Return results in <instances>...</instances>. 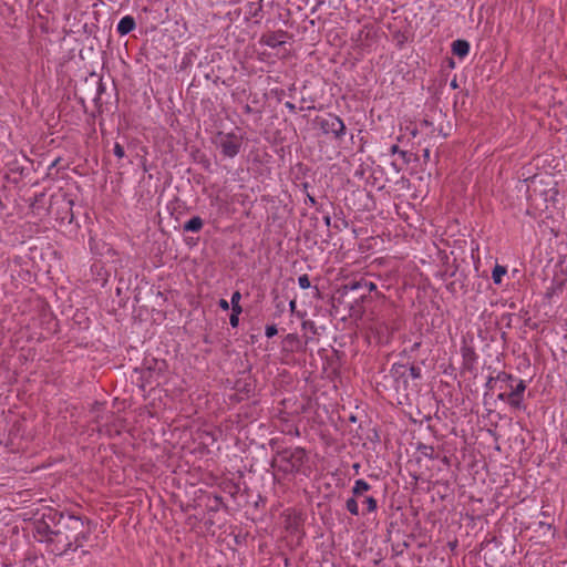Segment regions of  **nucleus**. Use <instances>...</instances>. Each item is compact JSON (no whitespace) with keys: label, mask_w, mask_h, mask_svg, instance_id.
<instances>
[{"label":"nucleus","mask_w":567,"mask_h":567,"mask_svg":"<svg viewBox=\"0 0 567 567\" xmlns=\"http://www.w3.org/2000/svg\"><path fill=\"white\" fill-rule=\"evenodd\" d=\"M58 524L54 529L53 547L51 551L58 556H65L70 551L82 548L90 539L93 527L91 519L69 512H59Z\"/></svg>","instance_id":"obj_1"},{"label":"nucleus","mask_w":567,"mask_h":567,"mask_svg":"<svg viewBox=\"0 0 567 567\" xmlns=\"http://www.w3.org/2000/svg\"><path fill=\"white\" fill-rule=\"evenodd\" d=\"M309 456L303 447H285L277 450L270 466L281 473L284 477L288 475H308L310 467L308 466Z\"/></svg>","instance_id":"obj_2"},{"label":"nucleus","mask_w":567,"mask_h":567,"mask_svg":"<svg viewBox=\"0 0 567 567\" xmlns=\"http://www.w3.org/2000/svg\"><path fill=\"white\" fill-rule=\"evenodd\" d=\"M501 392L497 399L508 404L512 410H526L524 404V393L526 391V382L506 371H499L496 375Z\"/></svg>","instance_id":"obj_3"},{"label":"nucleus","mask_w":567,"mask_h":567,"mask_svg":"<svg viewBox=\"0 0 567 567\" xmlns=\"http://www.w3.org/2000/svg\"><path fill=\"white\" fill-rule=\"evenodd\" d=\"M370 301L369 298L357 287V280L342 285L333 297L337 302L348 308L349 316L354 319H361L365 312L364 303Z\"/></svg>","instance_id":"obj_4"},{"label":"nucleus","mask_w":567,"mask_h":567,"mask_svg":"<svg viewBox=\"0 0 567 567\" xmlns=\"http://www.w3.org/2000/svg\"><path fill=\"white\" fill-rule=\"evenodd\" d=\"M58 509L48 508L39 519L33 523V536L40 543H45L51 548L53 547V533L58 524Z\"/></svg>","instance_id":"obj_5"},{"label":"nucleus","mask_w":567,"mask_h":567,"mask_svg":"<svg viewBox=\"0 0 567 567\" xmlns=\"http://www.w3.org/2000/svg\"><path fill=\"white\" fill-rule=\"evenodd\" d=\"M313 126L319 128L322 134L332 136L336 141H342L347 133L344 122L334 113L316 116Z\"/></svg>","instance_id":"obj_6"},{"label":"nucleus","mask_w":567,"mask_h":567,"mask_svg":"<svg viewBox=\"0 0 567 567\" xmlns=\"http://www.w3.org/2000/svg\"><path fill=\"white\" fill-rule=\"evenodd\" d=\"M244 137L234 132H217L215 144L219 147L224 157L234 158L240 153Z\"/></svg>","instance_id":"obj_7"},{"label":"nucleus","mask_w":567,"mask_h":567,"mask_svg":"<svg viewBox=\"0 0 567 567\" xmlns=\"http://www.w3.org/2000/svg\"><path fill=\"white\" fill-rule=\"evenodd\" d=\"M73 205V199L66 193L53 194L50 197L49 212L53 213L56 206V218L61 220L69 219V223H71L74 218Z\"/></svg>","instance_id":"obj_8"},{"label":"nucleus","mask_w":567,"mask_h":567,"mask_svg":"<svg viewBox=\"0 0 567 567\" xmlns=\"http://www.w3.org/2000/svg\"><path fill=\"white\" fill-rule=\"evenodd\" d=\"M461 355H462V373L467 372L470 374L475 375L477 372V360L478 354L475 351V348L463 340L461 346Z\"/></svg>","instance_id":"obj_9"},{"label":"nucleus","mask_w":567,"mask_h":567,"mask_svg":"<svg viewBox=\"0 0 567 567\" xmlns=\"http://www.w3.org/2000/svg\"><path fill=\"white\" fill-rule=\"evenodd\" d=\"M390 375L394 381V385L396 391L403 390L408 391L409 389V377H408V365L402 363H393L390 369Z\"/></svg>","instance_id":"obj_10"},{"label":"nucleus","mask_w":567,"mask_h":567,"mask_svg":"<svg viewBox=\"0 0 567 567\" xmlns=\"http://www.w3.org/2000/svg\"><path fill=\"white\" fill-rule=\"evenodd\" d=\"M441 270L440 277L445 280L446 278H453L458 274V264L456 258L451 261L450 256L445 251L440 252Z\"/></svg>","instance_id":"obj_11"},{"label":"nucleus","mask_w":567,"mask_h":567,"mask_svg":"<svg viewBox=\"0 0 567 567\" xmlns=\"http://www.w3.org/2000/svg\"><path fill=\"white\" fill-rule=\"evenodd\" d=\"M287 35L288 32L284 30L270 31L261 35L260 43L275 49L285 43Z\"/></svg>","instance_id":"obj_12"},{"label":"nucleus","mask_w":567,"mask_h":567,"mask_svg":"<svg viewBox=\"0 0 567 567\" xmlns=\"http://www.w3.org/2000/svg\"><path fill=\"white\" fill-rule=\"evenodd\" d=\"M467 279H468V277L464 272V270L458 269V274L455 276V279L446 286V289L450 292H452L453 295L456 293L457 291L466 292L467 291Z\"/></svg>","instance_id":"obj_13"},{"label":"nucleus","mask_w":567,"mask_h":567,"mask_svg":"<svg viewBox=\"0 0 567 567\" xmlns=\"http://www.w3.org/2000/svg\"><path fill=\"white\" fill-rule=\"evenodd\" d=\"M303 349L302 342L297 333H288L282 340V350L287 352H299Z\"/></svg>","instance_id":"obj_14"},{"label":"nucleus","mask_w":567,"mask_h":567,"mask_svg":"<svg viewBox=\"0 0 567 567\" xmlns=\"http://www.w3.org/2000/svg\"><path fill=\"white\" fill-rule=\"evenodd\" d=\"M135 28H136V21H135L134 17L125 16L118 21V23L116 25V31L120 35H126V34L131 33L132 31H134Z\"/></svg>","instance_id":"obj_15"},{"label":"nucleus","mask_w":567,"mask_h":567,"mask_svg":"<svg viewBox=\"0 0 567 567\" xmlns=\"http://www.w3.org/2000/svg\"><path fill=\"white\" fill-rule=\"evenodd\" d=\"M470 43L466 40L457 39L452 42V53L460 59H464L470 53Z\"/></svg>","instance_id":"obj_16"},{"label":"nucleus","mask_w":567,"mask_h":567,"mask_svg":"<svg viewBox=\"0 0 567 567\" xmlns=\"http://www.w3.org/2000/svg\"><path fill=\"white\" fill-rule=\"evenodd\" d=\"M204 220L199 216H193L184 223L183 231L185 233H199L203 229Z\"/></svg>","instance_id":"obj_17"},{"label":"nucleus","mask_w":567,"mask_h":567,"mask_svg":"<svg viewBox=\"0 0 567 567\" xmlns=\"http://www.w3.org/2000/svg\"><path fill=\"white\" fill-rule=\"evenodd\" d=\"M372 486L368 482H365L362 478H359L354 482L351 492L354 497H361L364 495L365 492H369Z\"/></svg>","instance_id":"obj_18"},{"label":"nucleus","mask_w":567,"mask_h":567,"mask_svg":"<svg viewBox=\"0 0 567 567\" xmlns=\"http://www.w3.org/2000/svg\"><path fill=\"white\" fill-rule=\"evenodd\" d=\"M221 507L227 508L220 495H214L206 505L208 513H217Z\"/></svg>","instance_id":"obj_19"},{"label":"nucleus","mask_w":567,"mask_h":567,"mask_svg":"<svg viewBox=\"0 0 567 567\" xmlns=\"http://www.w3.org/2000/svg\"><path fill=\"white\" fill-rule=\"evenodd\" d=\"M190 155L196 163L200 164L205 169H209L210 161L204 152L199 148H195L192 151Z\"/></svg>","instance_id":"obj_20"},{"label":"nucleus","mask_w":567,"mask_h":567,"mask_svg":"<svg viewBox=\"0 0 567 567\" xmlns=\"http://www.w3.org/2000/svg\"><path fill=\"white\" fill-rule=\"evenodd\" d=\"M506 274H507V268L505 266L496 264L492 270L493 282L497 286H501L503 282V278Z\"/></svg>","instance_id":"obj_21"},{"label":"nucleus","mask_w":567,"mask_h":567,"mask_svg":"<svg viewBox=\"0 0 567 567\" xmlns=\"http://www.w3.org/2000/svg\"><path fill=\"white\" fill-rule=\"evenodd\" d=\"M357 287L363 291V293L371 300V292L377 290V285L372 281H368L365 279L357 280Z\"/></svg>","instance_id":"obj_22"},{"label":"nucleus","mask_w":567,"mask_h":567,"mask_svg":"<svg viewBox=\"0 0 567 567\" xmlns=\"http://www.w3.org/2000/svg\"><path fill=\"white\" fill-rule=\"evenodd\" d=\"M417 451L424 456V457H427L430 460H437L440 458V455L439 453L435 452L434 447L432 445H425V444H421L419 447H417Z\"/></svg>","instance_id":"obj_23"},{"label":"nucleus","mask_w":567,"mask_h":567,"mask_svg":"<svg viewBox=\"0 0 567 567\" xmlns=\"http://www.w3.org/2000/svg\"><path fill=\"white\" fill-rule=\"evenodd\" d=\"M363 504L367 507L365 511L362 512V515L373 513L378 509V501L373 496H365L363 499Z\"/></svg>","instance_id":"obj_24"},{"label":"nucleus","mask_w":567,"mask_h":567,"mask_svg":"<svg viewBox=\"0 0 567 567\" xmlns=\"http://www.w3.org/2000/svg\"><path fill=\"white\" fill-rule=\"evenodd\" d=\"M357 498L358 497H354L352 495V497L348 498L347 502H346V508L347 511L353 515V516H358L360 514V511H359V505H358V502H357Z\"/></svg>","instance_id":"obj_25"},{"label":"nucleus","mask_w":567,"mask_h":567,"mask_svg":"<svg viewBox=\"0 0 567 567\" xmlns=\"http://www.w3.org/2000/svg\"><path fill=\"white\" fill-rule=\"evenodd\" d=\"M563 291V282H551V285L546 289L545 297L547 299H551L555 295H558Z\"/></svg>","instance_id":"obj_26"},{"label":"nucleus","mask_w":567,"mask_h":567,"mask_svg":"<svg viewBox=\"0 0 567 567\" xmlns=\"http://www.w3.org/2000/svg\"><path fill=\"white\" fill-rule=\"evenodd\" d=\"M408 377L412 378L413 380L421 379V369L414 364L408 367Z\"/></svg>","instance_id":"obj_27"},{"label":"nucleus","mask_w":567,"mask_h":567,"mask_svg":"<svg viewBox=\"0 0 567 567\" xmlns=\"http://www.w3.org/2000/svg\"><path fill=\"white\" fill-rule=\"evenodd\" d=\"M261 8H262L261 0H259L257 2H249L248 3L249 13L252 17H256L258 14V12L261 10Z\"/></svg>","instance_id":"obj_28"},{"label":"nucleus","mask_w":567,"mask_h":567,"mask_svg":"<svg viewBox=\"0 0 567 567\" xmlns=\"http://www.w3.org/2000/svg\"><path fill=\"white\" fill-rule=\"evenodd\" d=\"M275 308H276V311H275V315L274 317H280L285 310H286V305L284 301H278V297L275 298Z\"/></svg>","instance_id":"obj_29"},{"label":"nucleus","mask_w":567,"mask_h":567,"mask_svg":"<svg viewBox=\"0 0 567 567\" xmlns=\"http://www.w3.org/2000/svg\"><path fill=\"white\" fill-rule=\"evenodd\" d=\"M298 284H299V287L301 289H308L310 288L311 286V282H310V278L308 275H301L299 278H298Z\"/></svg>","instance_id":"obj_30"},{"label":"nucleus","mask_w":567,"mask_h":567,"mask_svg":"<svg viewBox=\"0 0 567 567\" xmlns=\"http://www.w3.org/2000/svg\"><path fill=\"white\" fill-rule=\"evenodd\" d=\"M278 333L276 324H267L265 328V334L268 339L275 337Z\"/></svg>","instance_id":"obj_31"},{"label":"nucleus","mask_w":567,"mask_h":567,"mask_svg":"<svg viewBox=\"0 0 567 567\" xmlns=\"http://www.w3.org/2000/svg\"><path fill=\"white\" fill-rule=\"evenodd\" d=\"M113 153L117 158H123L125 156L124 147L120 143L114 144Z\"/></svg>","instance_id":"obj_32"},{"label":"nucleus","mask_w":567,"mask_h":567,"mask_svg":"<svg viewBox=\"0 0 567 567\" xmlns=\"http://www.w3.org/2000/svg\"><path fill=\"white\" fill-rule=\"evenodd\" d=\"M496 384H498L496 377H488L485 383V388L486 390L491 391L496 386Z\"/></svg>","instance_id":"obj_33"},{"label":"nucleus","mask_w":567,"mask_h":567,"mask_svg":"<svg viewBox=\"0 0 567 567\" xmlns=\"http://www.w3.org/2000/svg\"><path fill=\"white\" fill-rule=\"evenodd\" d=\"M240 299H241V293L238 290H236L231 295L230 303L231 305H240L239 303Z\"/></svg>","instance_id":"obj_34"},{"label":"nucleus","mask_w":567,"mask_h":567,"mask_svg":"<svg viewBox=\"0 0 567 567\" xmlns=\"http://www.w3.org/2000/svg\"><path fill=\"white\" fill-rule=\"evenodd\" d=\"M124 285H125V280H124V278H123V277H121V278L118 279V286L116 287V290H115L117 296H121V295H122V291H123ZM125 289H128V286H127V285L125 286Z\"/></svg>","instance_id":"obj_35"},{"label":"nucleus","mask_w":567,"mask_h":567,"mask_svg":"<svg viewBox=\"0 0 567 567\" xmlns=\"http://www.w3.org/2000/svg\"><path fill=\"white\" fill-rule=\"evenodd\" d=\"M305 204L306 205H310V206H317L318 202H317V199L312 195L307 193V196H306V199H305Z\"/></svg>","instance_id":"obj_36"},{"label":"nucleus","mask_w":567,"mask_h":567,"mask_svg":"<svg viewBox=\"0 0 567 567\" xmlns=\"http://www.w3.org/2000/svg\"><path fill=\"white\" fill-rule=\"evenodd\" d=\"M229 323L233 328H237L239 326V316L230 313Z\"/></svg>","instance_id":"obj_37"},{"label":"nucleus","mask_w":567,"mask_h":567,"mask_svg":"<svg viewBox=\"0 0 567 567\" xmlns=\"http://www.w3.org/2000/svg\"><path fill=\"white\" fill-rule=\"evenodd\" d=\"M218 306L221 310L228 311L229 310V302L226 299H219Z\"/></svg>","instance_id":"obj_38"},{"label":"nucleus","mask_w":567,"mask_h":567,"mask_svg":"<svg viewBox=\"0 0 567 567\" xmlns=\"http://www.w3.org/2000/svg\"><path fill=\"white\" fill-rule=\"evenodd\" d=\"M512 318H513V315L512 313H504L502 316V320L503 321H506V327L507 328H511L512 327Z\"/></svg>","instance_id":"obj_39"},{"label":"nucleus","mask_w":567,"mask_h":567,"mask_svg":"<svg viewBox=\"0 0 567 567\" xmlns=\"http://www.w3.org/2000/svg\"><path fill=\"white\" fill-rule=\"evenodd\" d=\"M368 439L372 442H379L380 441V436H379V433L375 429L372 430V434L368 436Z\"/></svg>","instance_id":"obj_40"},{"label":"nucleus","mask_w":567,"mask_h":567,"mask_svg":"<svg viewBox=\"0 0 567 567\" xmlns=\"http://www.w3.org/2000/svg\"><path fill=\"white\" fill-rule=\"evenodd\" d=\"M93 101H94V104H95V106H96V109H97V112H99V113H102V101H101V96L96 95V96L94 97V100H93Z\"/></svg>","instance_id":"obj_41"},{"label":"nucleus","mask_w":567,"mask_h":567,"mask_svg":"<svg viewBox=\"0 0 567 567\" xmlns=\"http://www.w3.org/2000/svg\"><path fill=\"white\" fill-rule=\"evenodd\" d=\"M243 312V307L240 305H231V313L240 315Z\"/></svg>","instance_id":"obj_42"},{"label":"nucleus","mask_w":567,"mask_h":567,"mask_svg":"<svg viewBox=\"0 0 567 567\" xmlns=\"http://www.w3.org/2000/svg\"><path fill=\"white\" fill-rule=\"evenodd\" d=\"M278 99V101H281L282 96L285 95V90L282 89H276L272 91Z\"/></svg>","instance_id":"obj_43"},{"label":"nucleus","mask_w":567,"mask_h":567,"mask_svg":"<svg viewBox=\"0 0 567 567\" xmlns=\"http://www.w3.org/2000/svg\"><path fill=\"white\" fill-rule=\"evenodd\" d=\"M323 221H324V225H326L327 228L331 227V217H330L329 213H326L323 215Z\"/></svg>","instance_id":"obj_44"},{"label":"nucleus","mask_w":567,"mask_h":567,"mask_svg":"<svg viewBox=\"0 0 567 567\" xmlns=\"http://www.w3.org/2000/svg\"><path fill=\"white\" fill-rule=\"evenodd\" d=\"M285 106L289 110L290 113H296L297 107L292 102H286Z\"/></svg>","instance_id":"obj_45"},{"label":"nucleus","mask_w":567,"mask_h":567,"mask_svg":"<svg viewBox=\"0 0 567 567\" xmlns=\"http://www.w3.org/2000/svg\"><path fill=\"white\" fill-rule=\"evenodd\" d=\"M105 92V86L102 82H99L96 95L102 96V94Z\"/></svg>","instance_id":"obj_46"},{"label":"nucleus","mask_w":567,"mask_h":567,"mask_svg":"<svg viewBox=\"0 0 567 567\" xmlns=\"http://www.w3.org/2000/svg\"><path fill=\"white\" fill-rule=\"evenodd\" d=\"M399 152H401V150H400V147H399L396 144H394V145H392V146L390 147V153H391L392 155H394V154H399Z\"/></svg>","instance_id":"obj_47"},{"label":"nucleus","mask_w":567,"mask_h":567,"mask_svg":"<svg viewBox=\"0 0 567 567\" xmlns=\"http://www.w3.org/2000/svg\"><path fill=\"white\" fill-rule=\"evenodd\" d=\"M243 110H244V113H245V114H250V113H252V112H254V109H252L249 104H246V105L243 107Z\"/></svg>","instance_id":"obj_48"},{"label":"nucleus","mask_w":567,"mask_h":567,"mask_svg":"<svg viewBox=\"0 0 567 567\" xmlns=\"http://www.w3.org/2000/svg\"><path fill=\"white\" fill-rule=\"evenodd\" d=\"M441 462L446 466L451 465V458L449 456L444 455L443 457H441Z\"/></svg>","instance_id":"obj_49"},{"label":"nucleus","mask_w":567,"mask_h":567,"mask_svg":"<svg viewBox=\"0 0 567 567\" xmlns=\"http://www.w3.org/2000/svg\"><path fill=\"white\" fill-rule=\"evenodd\" d=\"M142 168L144 172L150 171V166L147 165V161L145 158L142 161Z\"/></svg>","instance_id":"obj_50"},{"label":"nucleus","mask_w":567,"mask_h":567,"mask_svg":"<svg viewBox=\"0 0 567 567\" xmlns=\"http://www.w3.org/2000/svg\"><path fill=\"white\" fill-rule=\"evenodd\" d=\"M44 193L37 194L34 197V202H41L44 198Z\"/></svg>","instance_id":"obj_51"},{"label":"nucleus","mask_w":567,"mask_h":567,"mask_svg":"<svg viewBox=\"0 0 567 567\" xmlns=\"http://www.w3.org/2000/svg\"><path fill=\"white\" fill-rule=\"evenodd\" d=\"M315 207H316V209H317V212H318V213H321V214H323V215L326 214V212H324V209H323L322 204H319V203H318V205H317V206H315Z\"/></svg>","instance_id":"obj_52"},{"label":"nucleus","mask_w":567,"mask_h":567,"mask_svg":"<svg viewBox=\"0 0 567 567\" xmlns=\"http://www.w3.org/2000/svg\"><path fill=\"white\" fill-rule=\"evenodd\" d=\"M309 186H310V185H309V183H308V182H305V183H302V184H301V188H302V190H303L306 194H307V193H309V192H308Z\"/></svg>","instance_id":"obj_53"},{"label":"nucleus","mask_w":567,"mask_h":567,"mask_svg":"<svg viewBox=\"0 0 567 567\" xmlns=\"http://www.w3.org/2000/svg\"><path fill=\"white\" fill-rule=\"evenodd\" d=\"M430 154H431V153H430V150H429V148H425V150L423 151V157H424L425 159H430Z\"/></svg>","instance_id":"obj_54"},{"label":"nucleus","mask_w":567,"mask_h":567,"mask_svg":"<svg viewBox=\"0 0 567 567\" xmlns=\"http://www.w3.org/2000/svg\"><path fill=\"white\" fill-rule=\"evenodd\" d=\"M289 307H290V310H291V311H295V309H296V300H291V301L289 302Z\"/></svg>","instance_id":"obj_55"},{"label":"nucleus","mask_w":567,"mask_h":567,"mask_svg":"<svg viewBox=\"0 0 567 567\" xmlns=\"http://www.w3.org/2000/svg\"><path fill=\"white\" fill-rule=\"evenodd\" d=\"M399 155H400L404 161H406L408 152H405V151H402V150H401V152H399Z\"/></svg>","instance_id":"obj_56"},{"label":"nucleus","mask_w":567,"mask_h":567,"mask_svg":"<svg viewBox=\"0 0 567 567\" xmlns=\"http://www.w3.org/2000/svg\"><path fill=\"white\" fill-rule=\"evenodd\" d=\"M59 161H60V158L54 159V161L50 164L49 168L51 169V168L55 167V166L58 165Z\"/></svg>","instance_id":"obj_57"},{"label":"nucleus","mask_w":567,"mask_h":567,"mask_svg":"<svg viewBox=\"0 0 567 567\" xmlns=\"http://www.w3.org/2000/svg\"><path fill=\"white\" fill-rule=\"evenodd\" d=\"M450 85H451L452 89H456L458 86L457 82H456V79L452 80Z\"/></svg>","instance_id":"obj_58"},{"label":"nucleus","mask_w":567,"mask_h":567,"mask_svg":"<svg viewBox=\"0 0 567 567\" xmlns=\"http://www.w3.org/2000/svg\"><path fill=\"white\" fill-rule=\"evenodd\" d=\"M449 66L450 68H454L455 66V63H454V60L453 59H449Z\"/></svg>","instance_id":"obj_59"},{"label":"nucleus","mask_w":567,"mask_h":567,"mask_svg":"<svg viewBox=\"0 0 567 567\" xmlns=\"http://www.w3.org/2000/svg\"><path fill=\"white\" fill-rule=\"evenodd\" d=\"M186 243H187L188 245H190L192 243H193V244H195V241H193V238H186Z\"/></svg>","instance_id":"obj_60"},{"label":"nucleus","mask_w":567,"mask_h":567,"mask_svg":"<svg viewBox=\"0 0 567 567\" xmlns=\"http://www.w3.org/2000/svg\"><path fill=\"white\" fill-rule=\"evenodd\" d=\"M350 421H351V422H355V421H357V417H355L354 415H351V416H350Z\"/></svg>","instance_id":"obj_61"},{"label":"nucleus","mask_w":567,"mask_h":567,"mask_svg":"<svg viewBox=\"0 0 567 567\" xmlns=\"http://www.w3.org/2000/svg\"><path fill=\"white\" fill-rule=\"evenodd\" d=\"M506 336H507L506 332H503L501 336L504 341L506 340Z\"/></svg>","instance_id":"obj_62"},{"label":"nucleus","mask_w":567,"mask_h":567,"mask_svg":"<svg viewBox=\"0 0 567 567\" xmlns=\"http://www.w3.org/2000/svg\"><path fill=\"white\" fill-rule=\"evenodd\" d=\"M258 100H257V96L255 95V97L252 99V103H257Z\"/></svg>","instance_id":"obj_63"},{"label":"nucleus","mask_w":567,"mask_h":567,"mask_svg":"<svg viewBox=\"0 0 567 567\" xmlns=\"http://www.w3.org/2000/svg\"><path fill=\"white\" fill-rule=\"evenodd\" d=\"M82 554H83V555H86V554H89V550H84V549H83V550H82Z\"/></svg>","instance_id":"obj_64"}]
</instances>
